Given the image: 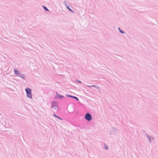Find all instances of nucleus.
Here are the masks:
<instances>
[{
	"label": "nucleus",
	"mask_w": 158,
	"mask_h": 158,
	"mask_svg": "<svg viewBox=\"0 0 158 158\" xmlns=\"http://www.w3.org/2000/svg\"><path fill=\"white\" fill-rule=\"evenodd\" d=\"M27 95L28 97L30 98H31V90L29 88H27L25 89Z\"/></svg>",
	"instance_id": "1"
},
{
	"label": "nucleus",
	"mask_w": 158,
	"mask_h": 158,
	"mask_svg": "<svg viewBox=\"0 0 158 158\" xmlns=\"http://www.w3.org/2000/svg\"><path fill=\"white\" fill-rule=\"evenodd\" d=\"M85 118L87 121H90L92 119V116L89 114L87 113L85 115Z\"/></svg>",
	"instance_id": "2"
},
{
	"label": "nucleus",
	"mask_w": 158,
	"mask_h": 158,
	"mask_svg": "<svg viewBox=\"0 0 158 158\" xmlns=\"http://www.w3.org/2000/svg\"><path fill=\"white\" fill-rule=\"evenodd\" d=\"M52 107L54 108L55 109H57L58 108L57 106V103L56 102H53L52 103Z\"/></svg>",
	"instance_id": "3"
},
{
	"label": "nucleus",
	"mask_w": 158,
	"mask_h": 158,
	"mask_svg": "<svg viewBox=\"0 0 158 158\" xmlns=\"http://www.w3.org/2000/svg\"><path fill=\"white\" fill-rule=\"evenodd\" d=\"M14 72H15V73L16 75H18L20 74V73L19 72V71L16 70H14Z\"/></svg>",
	"instance_id": "4"
},
{
	"label": "nucleus",
	"mask_w": 158,
	"mask_h": 158,
	"mask_svg": "<svg viewBox=\"0 0 158 158\" xmlns=\"http://www.w3.org/2000/svg\"><path fill=\"white\" fill-rule=\"evenodd\" d=\"M87 86L88 87H96L97 88V89H99V87L97 86H96L95 85H92V86Z\"/></svg>",
	"instance_id": "5"
},
{
	"label": "nucleus",
	"mask_w": 158,
	"mask_h": 158,
	"mask_svg": "<svg viewBox=\"0 0 158 158\" xmlns=\"http://www.w3.org/2000/svg\"><path fill=\"white\" fill-rule=\"evenodd\" d=\"M43 8L44 9L48 11V9L45 6H43Z\"/></svg>",
	"instance_id": "6"
},
{
	"label": "nucleus",
	"mask_w": 158,
	"mask_h": 158,
	"mask_svg": "<svg viewBox=\"0 0 158 158\" xmlns=\"http://www.w3.org/2000/svg\"><path fill=\"white\" fill-rule=\"evenodd\" d=\"M57 96L59 98H62L63 97V96H61L60 95H57Z\"/></svg>",
	"instance_id": "7"
},
{
	"label": "nucleus",
	"mask_w": 158,
	"mask_h": 158,
	"mask_svg": "<svg viewBox=\"0 0 158 158\" xmlns=\"http://www.w3.org/2000/svg\"><path fill=\"white\" fill-rule=\"evenodd\" d=\"M73 98H75V99H76L77 101H78L79 100V99L77 98L76 97L74 96V97H73Z\"/></svg>",
	"instance_id": "8"
},
{
	"label": "nucleus",
	"mask_w": 158,
	"mask_h": 158,
	"mask_svg": "<svg viewBox=\"0 0 158 158\" xmlns=\"http://www.w3.org/2000/svg\"><path fill=\"white\" fill-rule=\"evenodd\" d=\"M67 8H68L70 11L71 12H73V11L71 9H70L69 6L67 7Z\"/></svg>",
	"instance_id": "9"
},
{
	"label": "nucleus",
	"mask_w": 158,
	"mask_h": 158,
	"mask_svg": "<svg viewBox=\"0 0 158 158\" xmlns=\"http://www.w3.org/2000/svg\"><path fill=\"white\" fill-rule=\"evenodd\" d=\"M119 30L121 33H124V32L122 30H120V29H119Z\"/></svg>",
	"instance_id": "10"
},
{
	"label": "nucleus",
	"mask_w": 158,
	"mask_h": 158,
	"mask_svg": "<svg viewBox=\"0 0 158 158\" xmlns=\"http://www.w3.org/2000/svg\"><path fill=\"white\" fill-rule=\"evenodd\" d=\"M54 115L56 117L59 118V119H61L60 118H59V117H57V116H56L55 114H54Z\"/></svg>",
	"instance_id": "11"
},
{
	"label": "nucleus",
	"mask_w": 158,
	"mask_h": 158,
	"mask_svg": "<svg viewBox=\"0 0 158 158\" xmlns=\"http://www.w3.org/2000/svg\"><path fill=\"white\" fill-rule=\"evenodd\" d=\"M105 149H108V147L106 146H105Z\"/></svg>",
	"instance_id": "12"
},
{
	"label": "nucleus",
	"mask_w": 158,
	"mask_h": 158,
	"mask_svg": "<svg viewBox=\"0 0 158 158\" xmlns=\"http://www.w3.org/2000/svg\"><path fill=\"white\" fill-rule=\"evenodd\" d=\"M68 97H72V98H73V96H70V95H68Z\"/></svg>",
	"instance_id": "13"
}]
</instances>
